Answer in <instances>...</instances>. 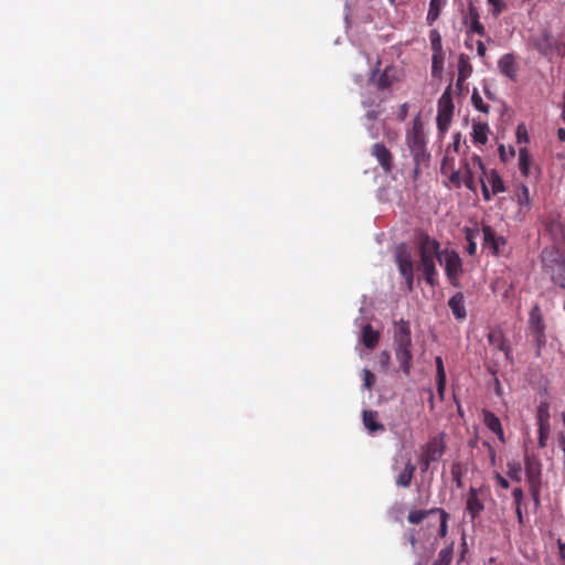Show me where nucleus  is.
I'll return each instance as SVG.
<instances>
[{"label": "nucleus", "mask_w": 565, "mask_h": 565, "mask_svg": "<svg viewBox=\"0 0 565 565\" xmlns=\"http://www.w3.org/2000/svg\"><path fill=\"white\" fill-rule=\"evenodd\" d=\"M418 267L423 271L425 280L434 286L437 275L435 259H438V254L441 252L439 250V243L427 235H423L418 238Z\"/></svg>", "instance_id": "nucleus-1"}, {"label": "nucleus", "mask_w": 565, "mask_h": 565, "mask_svg": "<svg viewBox=\"0 0 565 565\" xmlns=\"http://www.w3.org/2000/svg\"><path fill=\"white\" fill-rule=\"evenodd\" d=\"M466 238L468 241L467 252L469 255H475L477 250L476 239H482V248L489 250L493 255L503 253L505 247V239L497 233L490 226H483L482 228L467 230Z\"/></svg>", "instance_id": "nucleus-2"}, {"label": "nucleus", "mask_w": 565, "mask_h": 565, "mask_svg": "<svg viewBox=\"0 0 565 565\" xmlns=\"http://www.w3.org/2000/svg\"><path fill=\"white\" fill-rule=\"evenodd\" d=\"M542 260L545 273L554 284L565 288V255L558 249H544Z\"/></svg>", "instance_id": "nucleus-3"}, {"label": "nucleus", "mask_w": 565, "mask_h": 565, "mask_svg": "<svg viewBox=\"0 0 565 565\" xmlns=\"http://www.w3.org/2000/svg\"><path fill=\"white\" fill-rule=\"evenodd\" d=\"M472 164L482 172L480 182L484 201H490L492 195H497L505 191L503 181L495 170H484L481 159L477 156L472 157Z\"/></svg>", "instance_id": "nucleus-4"}, {"label": "nucleus", "mask_w": 565, "mask_h": 565, "mask_svg": "<svg viewBox=\"0 0 565 565\" xmlns=\"http://www.w3.org/2000/svg\"><path fill=\"white\" fill-rule=\"evenodd\" d=\"M393 471L395 472V484L401 488H408L415 472V466L408 454H397L393 459Z\"/></svg>", "instance_id": "nucleus-5"}, {"label": "nucleus", "mask_w": 565, "mask_h": 565, "mask_svg": "<svg viewBox=\"0 0 565 565\" xmlns=\"http://www.w3.org/2000/svg\"><path fill=\"white\" fill-rule=\"evenodd\" d=\"M438 262L444 267L450 284L457 286L462 274V263L459 255L455 250L444 249L438 254Z\"/></svg>", "instance_id": "nucleus-6"}, {"label": "nucleus", "mask_w": 565, "mask_h": 565, "mask_svg": "<svg viewBox=\"0 0 565 565\" xmlns=\"http://www.w3.org/2000/svg\"><path fill=\"white\" fill-rule=\"evenodd\" d=\"M395 262L397 264L399 274L404 277L409 290L413 289L414 271L413 260L409 249L406 245L401 244L395 249Z\"/></svg>", "instance_id": "nucleus-7"}, {"label": "nucleus", "mask_w": 565, "mask_h": 565, "mask_svg": "<svg viewBox=\"0 0 565 565\" xmlns=\"http://www.w3.org/2000/svg\"><path fill=\"white\" fill-rule=\"evenodd\" d=\"M406 141L414 159L418 161L425 154L426 145L425 135L418 120L414 121L413 128L407 132Z\"/></svg>", "instance_id": "nucleus-8"}, {"label": "nucleus", "mask_w": 565, "mask_h": 565, "mask_svg": "<svg viewBox=\"0 0 565 565\" xmlns=\"http://www.w3.org/2000/svg\"><path fill=\"white\" fill-rule=\"evenodd\" d=\"M454 115V104L448 93H444L438 99L437 126L441 132L448 130Z\"/></svg>", "instance_id": "nucleus-9"}, {"label": "nucleus", "mask_w": 565, "mask_h": 565, "mask_svg": "<svg viewBox=\"0 0 565 565\" xmlns=\"http://www.w3.org/2000/svg\"><path fill=\"white\" fill-rule=\"evenodd\" d=\"M472 160L470 162L465 163V170H450V174L447 177L449 182L455 186L459 188L462 183L469 189L475 191L476 183L473 179L472 172Z\"/></svg>", "instance_id": "nucleus-10"}, {"label": "nucleus", "mask_w": 565, "mask_h": 565, "mask_svg": "<svg viewBox=\"0 0 565 565\" xmlns=\"http://www.w3.org/2000/svg\"><path fill=\"white\" fill-rule=\"evenodd\" d=\"M445 452V444L441 436L431 438L422 449V457L427 460L437 461Z\"/></svg>", "instance_id": "nucleus-11"}, {"label": "nucleus", "mask_w": 565, "mask_h": 565, "mask_svg": "<svg viewBox=\"0 0 565 565\" xmlns=\"http://www.w3.org/2000/svg\"><path fill=\"white\" fill-rule=\"evenodd\" d=\"M395 359L404 374L408 375L412 369V344H394Z\"/></svg>", "instance_id": "nucleus-12"}, {"label": "nucleus", "mask_w": 565, "mask_h": 565, "mask_svg": "<svg viewBox=\"0 0 565 565\" xmlns=\"http://www.w3.org/2000/svg\"><path fill=\"white\" fill-rule=\"evenodd\" d=\"M484 505L479 498V491L476 488H470L466 500V514L470 516L473 522L476 518L483 511Z\"/></svg>", "instance_id": "nucleus-13"}, {"label": "nucleus", "mask_w": 565, "mask_h": 565, "mask_svg": "<svg viewBox=\"0 0 565 565\" xmlns=\"http://www.w3.org/2000/svg\"><path fill=\"white\" fill-rule=\"evenodd\" d=\"M498 68L502 75L515 81L518 77V64L513 54L508 53L500 57L498 61Z\"/></svg>", "instance_id": "nucleus-14"}, {"label": "nucleus", "mask_w": 565, "mask_h": 565, "mask_svg": "<svg viewBox=\"0 0 565 565\" xmlns=\"http://www.w3.org/2000/svg\"><path fill=\"white\" fill-rule=\"evenodd\" d=\"M465 23L468 28V34H478L480 36L486 34L484 26L479 21V13L472 4H469L468 7V13L465 18Z\"/></svg>", "instance_id": "nucleus-15"}, {"label": "nucleus", "mask_w": 565, "mask_h": 565, "mask_svg": "<svg viewBox=\"0 0 565 565\" xmlns=\"http://www.w3.org/2000/svg\"><path fill=\"white\" fill-rule=\"evenodd\" d=\"M488 340H489V343L497 350H499L500 352H502L504 359L509 362H511L512 358H511V350H510V347L508 345L507 341L504 340L503 338V334L502 332L497 329V330H491L488 334Z\"/></svg>", "instance_id": "nucleus-16"}, {"label": "nucleus", "mask_w": 565, "mask_h": 565, "mask_svg": "<svg viewBox=\"0 0 565 565\" xmlns=\"http://www.w3.org/2000/svg\"><path fill=\"white\" fill-rule=\"evenodd\" d=\"M529 331H530V334L545 332V324H544L543 316H542L541 309L537 305H535L530 311Z\"/></svg>", "instance_id": "nucleus-17"}, {"label": "nucleus", "mask_w": 565, "mask_h": 565, "mask_svg": "<svg viewBox=\"0 0 565 565\" xmlns=\"http://www.w3.org/2000/svg\"><path fill=\"white\" fill-rule=\"evenodd\" d=\"M380 340V332L374 330L371 324L366 323L362 327L360 341L367 350H373Z\"/></svg>", "instance_id": "nucleus-18"}, {"label": "nucleus", "mask_w": 565, "mask_h": 565, "mask_svg": "<svg viewBox=\"0 0 565 565\" xmlns=\"http://www.w3.org/2000/svg\"><path fill=\"white\" fill-rule=\"evenodd\" d=\"M489 134H490V128L487 122L477 121V120L472 121L471 138L475 143H478L481 146L486 145L488 142Z\"/></svg>", "instance_id": "nucleus-19"}, {"label": "nucleus", "mask_w": 565, "mask_h": 565, "mask_svg": "<svg viewBox=\"0 0 565 565\" xmlns=\"http://www.w3.org/2000/svg\"><path fill=\"white\" fill-rule=\"evenodd\" d=\"M372 154L385 171L392 168V156L388 149L382 143H375L372 148Z\"/></svg>", "instance_id": "nucleus-20"}, {"label": "nucleus", "mask_w": 565, "mask_h": 565, "mask_svg": "<svg viewBox=\"0 0 565 565\" xmlns=\"http://www.w3.org/2000/svg\"><path fill=\"white\" fill-rule=\"evenodd\" d=\"M448 306L456 319L463 320L466 318L467 312L465 307V298L461 292L454 295L449 299Z\"/></svg>", "instance_id": "nucleus-21"}, {"label": "nucleus", "mask_w": 565, "mask_h": 565, "mask_svg": "<svg viewBox=\"0 0 565 565\" xmlns=\"http://www.w3.org/2000/svg\"><path fill=\"white\" fill-rule=\"evenodd\" d=\"M483 423L492 433L497 435L500 441L504 443V433L499 417H497L493 413L486 411L483 412Z\"/></svg>", "instance_id": "nucleus-22"}, {"label": "nucleus", "mask_w": 565, "mask_h": 565, "mask_svg": "<svg viewBox=\"0 0 565 565\" xmlns=\"http://www.w3.org/2000/svg\"><path fill=\"white\" fill-rule=\"evenodd\" d=\"M412 344L411 330L404 320L395 323L394 344Z\"/></svg>", "instance_id": "nucleus-23"}, {"label": "nucleus", "mask_w": 565, "mask_h": 565, "mask_svg": "<svg viewBox=\"0 0 565 565\" xmlns=\"http://www.w3.org/2000/svg\"><path fill=\"white\" fill-rule=\"evenodd\" d=\"M363 425L371 434L384 430V426L379 422V415L374 411L363 412Z\"/></svg>", "instance_id": "nucleus-24"}, {"label": "nucleus", "mask_w": 565, "mask_h": 565, "mask_svg": "<svg viewBox=\"0 0 565 565\" xmlns=\"http://www.w3.org/2000/svg\"><path fill=\"white\" fill-rule=\"evenodd\" d=\"M458 78H457V86H460L461 83H463L472 73V66L469 62V58L461 54L458 58Z\"/></svg>", "instance_id": "nucleus-25"}, {"label": "nucleus", "mask_w": 565, "mask_h": 565, "mask_svg": "<svg viewBox=\"0 0 565 565\" xmlns=\"http://www.w3.org/2000/svg\"><path fill=\"white\" fill-rule=\"evenodd\" d=\"M539 433H540V437H539V444H540V447H544L545 446V439L547 438L548 436V431H550V424H548V414L547 412H543L542 409H540V414H539Z\"/></svg>", "instance_id": "nucleus-26"}, {"label": "nucleus", "mask_w": 565, "mask_h": 565, "mask_svg": "<svg viewBox=\"0 0 565 565\" xmlns=\"http://www.w3.org/2000/svg\"><path fill=\"white\" fill-rule=\"evenodd\" d=\"M520 211H527L530 209V193L529 189L524 184H520L514 193Z\"/></svg>", "instance_id": "nucleus-27"}, {"label": "nucleus", "mask_w": 565, "mask_h": 565, "mask_svg": "<svg viewBox=\"0 0 565 565\" xmlns=\"http://www.w3.org/2000/svg\"><path fill=\"white\" fill-rule=\"evenodd\" d=\"M531 157L525 147L519 150V169L524 177L530 174Z\"/></svg>", "instance_id": "nucleus-28"}, {"label": "nucleus", "mask_w": 565, "mask_h": 565, "mask_svg": "<svg viewBox=\"0 0 565 565\" xmlns=\"http://www.w3.org/2000/svg\"><path fill=\"white\" fill-rule=\"evenodd\" d=\"M487 4L490 7L491 15L494 18H498L508 8L505 0H487Z\"/></svg>", "instance_id": "nucleus-29"}, {"label": "nucleus", "mask_w": 565, "mask_h": 565, "mask_svg": "<svg viewBox=\"0 0 565 565\" xmlns=\"http://www.w3.org/2000/svg\"><path fill=\"white\" fill-rule=\"evenodd\" d=\"M439 511V509H431L429 511H426V510H414V511H411L409 514H408V521L412 523V524H418L420 523L429 513H434V512H437Z\"/></svg>", "instance_id": "nucleus-30"}, {"label": "nucleus", "mask_w": 565, "mask_h": 565, "mask_svg": "<svg viewBox=\"0 0 565 565\" xmlns=\"http://www.w3.org/2000/svg\"><path fill=\"white\" fill-rule=\"evenodd\" d=\"M471 103L478 111H481L483 114L489 113V106L483 102V99L477 88H475L472 92Z\"/></svg>", "instance_id": "nucleus-31"}, {"label": "nucleus", "mask_w": 565, "mask_h": 565, "mask_svg": "<svg viewBox=\"0 0 565 565\" xmlns=\"http://www.w3.org/2000/svg\"><path fill=\"white\" fill-rule=\"evenodd\" d=\"M508 476L514 481H521L522 478V467L518 461H512L508 463Z\"/></svg>", "instance_id": "nucleus-32"}, {"label": "nucleus", "mask_w": 565, "mask_h": 565, "mask_svg": "<svg viewBox=\"0 0 565 565\" xmlns=\"http://www.w3.org/2000/svg\"><path fill=\"white\" fill-rule=\"evenodd\" d=\"M452 558V546L443 548L439 552L438 559L434 565H449Z\"/></svg>", "instance_id": "nucleus-33"}, {"label": "nucleus", "mask_w": 565, "mask_h": 565, "mask_svg": "<svg viewBox=\"0 0 565 565\" xmlns=\"http://www.w3.org/2000/svg\"><path fill=\"white\" fill-rule=\"evenodd\" d=\"M440 0H430L429 10L427 13L428 22H434L439 15Z\"/></svg>", "instance_id": "nucleus-34"}, {"label": "nucleus", "mask_w": 565, "mask_h": 565, "mask_svg": "<svg viewBox=\"0 0 565 565\" xmlns=\"http://www.w3.org/2000/svg\"><path fill=\"white\" fill-rule=\"evenodd\" d=\"M530 141L529 132L526 126L521 122L516 126V142L518 143H527Z\"/></svg>", "instance_id": "nucleus-35"}, {"label": "nucleus", "mask_w": 565, "mask_h": 565, "mask_svg": "<svg viewBox=\"0 0 565 565\" xmlns=\"http://www.w3.org/2000/svg\"><path fill=\"white\" fill-rule=\"evenodd\" d=\"M532 335V339L536 345V354L540 355L541 354V351L542 349L545 347L546 344V335H545V332H542V333H535V334H531Z\"/></svg>", "instance_id": "nucleus-36"}, {"label": "nucleus", "mask_w": 565, "mask_h": 565, "mask_svg": "<svg viewBox=\"0 0 565 565\" xmlns=\"http://www.w3.org/2000/svg\"><path fill=\"white\" fill-rule=\"evenodd\" d=\"M362 373H363V381H364L363 386H364V388L371 390L372 386H373V383H374V375L366 367L363 369Z\"/></svg>", "instance_id": "nucleus-37"}, {"label": "nucleus", "mask_w": 565, "mask_h": 565, "mask_svg": "<svg viewBox=\"0 0 565 565\" xmlns=\"http://www.w3.org/2000/svg\"><path fill=\"white\" fill-rule=\"evenodd\" d=\"M440 513V527H439V534L440 536L445 537L447 535V520H448V514L444 511V510H440L438 511Z\"/></svg>", "instance_id": "nucleus-38"}, {"label": "nucleus", "mask_w": 565, "mask_h": 565, "mask_svg": "<svg viewBox=\"0 0 565 565\" xmlns=\"http://www.w3.org/2000/svg\"><path fill=\"white\" fill-rule=\"evenodd\" d=\"M450 170H456V169L452 166L451 159L449 157H445L443 160V163H441V168H440L441 174H444L445 177H448L450 174Z\"/></svg>", "instance_id": "nucleus-39"}, {"label": "nucleus", "mask_w": 565, "mask_h": 565, "mask_svg": "<svg viewBox=\"0 0 565 565\" xmlns=\"http://www.w3.org/2000/svg\"><path fill=\"white\" fill-rule=\"evenodd\" d=\"M435 363H436V377H440V380H443V377L446 376V371L444 367V362H443L441 356H436Z\"/></svg>", "instance_id": "nucleus-40"}, {"label": "nucleus", "mask_w": 565, "mask_h": 565, "mask_svg": "<svg viewBox=\"0 0 565 565\" xmlns=\"http://www.w3.org/2000/svg\"><path fill=\"white\" fill-rule=\"evenodd\" d=\"M379 362L382 365L383 369H387L390 362H391V354L388 351H382L379 354Z\"/></svg>", "instance_id": "nucleus-41"}, {"label": "nucleus", "mask_w": 565, "mask_h": 565, "mask_svg": "<svg viewBox=\"0 0 565 565\" xmlns=\"http://www.w3.org/2000/svg\"><path fill=\"white\" fill-rule=\"evenodd\" d=\"M499 152H500V156L503 160H507L509 157H514L515 154V151L512 147H510L508 150L505 149L504 146H500L499 147Z\"/></svg>", "instance_id": "nucleus-42"}, {"label": "nucleus", "mask_w": 565, "mask_h": 565, "mask_svg": "<svg viewBox=\"0 0 565 565\" xmlns=\"http://www.w3.org/2000/svg\"><path fill=\"white\" fill-rule=\"evenodd\" d=\"M381 126H382V124L377 122V121H374L371 125H367V129H369L372 138L379 137V129L381 128Z\"/></svg>", "instance_id": "nucleus-43"}, {"label": "nucleus", "mask_w": 565, "mask_h": 565, "mask_svg": "<svg viewBox=\"0 0 565 565\" xmlns=\"http://www.w3.org/2000/svg\"><path fill=\"white\" fill-rule=\"evenodd\" d=\"M436 382H437L438 394H439L440 398H444V393H445V388H446V376H444L443 380H440V377H436Z\"/></svg>", "instance_id": "nucleus-44"}, {"label": "nucleus", "mask_w": 565, "mask_h": 565, "mask_svg": "<svg viewBox=\"0 0 565 565\" xmlns=\"http://www.w3.org/2000/svg\"><path fill=\"white\" fill-rule=\"evenodd\" d=\"M515 505H521L523 500V491L521 488H515L512 492Z\"/></svg>", "instance_id": "nucleus-45"}, {"label": "nucleus", "mask_w": 565, "mask_h": 565, "mask_svg": "<svg viewBox=\"0 0 565 565\" xmlns=\"http://www.w3.org/2000/svg\"><path fill=\"white\" fill-rule=\"evenodd\" d=\"M495 480L498 482V484L500 487H502L503 489H508L509 488V482L505 478H503L499 472H495Z\"/></svg>", "instance_id": "nucleus-46"}, {"label": "nucleus", "mask_w": 565, "mask_h": 565, "mask_svg": "<svg viewBox=\"0 0 565 565\" xmlns=\"http://www.w3.org/2000/svg\"><path fill=\"white\" fill-rule=\"evenodd\" d=\"M486 45L482 41H477V54L480 56V57H483L486 55Z\"/></svg>", "instance_id": "nucleus-47"}, {"label": "nucleus", "mask_w": 565, "mask_h": 565, "mask_svg": "<svg viewBox=\"0 0 565 565\" xmlns=\"http://www.w3.org/2000/svg\"><path fill=\"white\" fill-rule=\"evenodd\" d=\"M451 475L458 487H461V477L457 468H452Z\"/></svg>", "instance_id": "nucleus-48"}, {"label": "nucleus", "mask_w": 565, "mask_h": 565, "mask_svg": "<svg viewBox=\"0 0 565 565\" xmlns=\"http://www.w3.org/2000/svg\"><path fill=\"white\" fill-rule=\"evenodd\" d=\"M431 462H434V461L433 460H427V458L422 457L420 458L422 471H427Z\"/></svg>", "instance_id": "nucleus-49"}, {"label": "nucleus", "mask_w": 565, "mask_h": 565, "mask_svg": "<svg viewBox=\"0 0 565 565\" xmlns=\"http://www.w3.org/2000/svg\"><path fill=\"white\" fill-rule=\"evenodd\" d=\"M488 447H489L490 461H491L492 465H494V462H495V451H494V449L491 446L488 445Z\"/></svg>", "instance_id": "nucleus-50"}, {"label": "nucleus", "mask_w": 565, "mask_h": 565, "mask_svg": "<svg viewBox=\"0 0 565 565\" xmlns=\"http://www.w3.org/2000/svg\"><path fill=\"white\" fill-rule=\"evenodd\" d=\"M515 512H516V516H518L519 523H522L523 522V515H522V511H521V505H515Z\"/></svg>", "instance_id": "nucleus-51"}, {"label": "nucleus", "mask_w": 565, "mask_h": 565, "mask_svg": "<svg viewBox=\"0 0 565 565\" xmlns=\"http://www.w3.org/2000/svg\"><path fill=\"white\" fill-rule=\"evenodd\" d=\"M559 553L563 559H565V543L561 540L558 541Z\"/></svg>", "instance_id": "nucleus-52"}, {"label": "nucleus", "mask_w": 565, "mask_h": 565, "mask_svg": "<svg viewBox=\"0 0 565 565\" xmlns=\"http://www.w3.org/2000/svg\"><path fill=\"white\" fill-rule=\"evenodd\" d=\"M557 137L561 141H565V129L564 128H558L557 130Z\"/></svg>", "instance_id": "nucleus-53"}, {"label": "nucleus", "mask_w": 565, "mask_h": 565, "mask_svg": "<svg viewBox=\"0 0 565 565\" xmlns=\"http://www.w3.org/2000/svg\"><path fill=\"white\" fill-rule=\"evenodd\" d=\"M407 104H403L401 107V118L404 119L407 114Z\"/></svg>", "instance_id": "nucleus-54"}, {"label": "nucleus", "mask_w": 565, "mask_h": 565, "mask_svg": "<svg viewBox=\"0 0 565 565\" xmlns=\"http://www.w3.org/2000/svg\"><path fill=\"white\" fill-rule=\"evenodd\" d=\"M527 475H529V482H530L531 487L533 488L534 482H535L534 473L530 470Z\"/></svg>", "instance_id": "nucleus-55"}, {"label": "nucleus", "mask_w": 565, "mask_h": 565, "mask_svg": "<svg viewBox=\"0 0 565 565\" xmlns=\"http://www.w3.org/2000/svg\"><path fill=\"white\" fill-rule=\"evenodd\" d=\"M484 94L489 99H494V94L489 88H484Z\"/></svg>", "instance_id": "nucleus-56"}, {"label": "nucleus", "mask_w": 565, "mask_h": 565, "mask_svg": "<svg viewBox=\"0 0 565 565\" xmlns=\"http://www.w3.org/2000/svg\"><path fill=\"white\" fill-rule=\"evenodd\" d=\"M374 118H375V113H374V111H369V113L366 114V120H367V121H373V120H374Z\"/></svg>", "instance_id": "nucleus-57"}, {"label": "nucleus", "mask_w": 565, "mask_h": 565, "mask_svg": "<svg viewBox=\"0 0 565 565\" xmlns=\"http://www.w3.org/2000/svg\"><path fill=\"white\" fill-rule=\"evenodd\" d=\"M386 86V82L384 79V76L380 79V87L383 88Z\"/></svg>", "instance_id": "nucleus-58"}, {"label": "nucleus", "mask_w": 565, "mask_h": 565, "mask_svg": "<svg viewBox=\"0 0 565 565\" xmlns=\"http://www.w3.org/2000/svg\"><path fill=\"white\" fill-rule=\"evenodd\" d=\"M411 544L413 547H415V544H416V540L414 536L411 537Z\"/></svg>", "instance_id": "nucleus-59"}, {"label": "nucleus", "mask_w": 565, "mask_h": 565, "mask_svg": "<svg viewBox=\"0 0 565 565\" xmlns=\"http://www.w3.org/2000/svg\"><path fill=\"white\" fill-rule=\"evenodd\" d=\"M533 495H534L535 501L537 502L539 501L537 493H536V490H534V489H533Z\"/></svg>", "instance_id": "nucleus-60"}, {"label": "nucleus", "mask_w": 565, "mask_h": 565, "mask_svg": "<svg viewBox=\"0 0 565 565\" xmlns=\"http://www.w3.org/2000/svg\"><path fill=\"white\" fill-rule=\"evenodd\" d=\"M392 4H396L397 0H388Z\"/></svg>", "instance_id": "nucleus-61"}, {"label": "nucleus", "mask_w": 565, "mask_h": 565, "mask_svg": "<svg viewBox=\"0 0 565 565\" xmlns=\"http://www.w3.org/2000/svg\"><path fill=\"white\" fill-rule=\"evenodd\" d=\"M356 350H359V355L362 356V351L359 348H356Z\"/></svg>", "instance_id": "nucleus-62"}, {"label": "nucleus", "mask_w": 565, "mask_h": 565, "mask_svg": "<svg viewBox=\"0 0 565 565\" xmlns=\"http://www.w3.org/2000/svg\"><path fill=\"white\" fill-rule=\"evenodd\" d=\"M563 420H564V424H565V415H563Z\"/></svg>", "instance_id": "nucleus-63"}]
</instances>
